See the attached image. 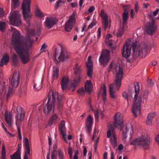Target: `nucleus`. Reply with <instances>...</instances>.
<instances>
[{
    "instance_id": "40",
    "label": "nucleus",
    "mask_w": 159,
    "mask_h": 159,
    "mask_svg": "<svg viewBox=\"0 0 159 159\" xmlns=\"http://www.w3.org/2000/svg\"><path fill=\"white\" fill-rule=\"evenodd\" d=\"M107 44L113 49H115L116 48L115 42L113 40H108L107 41Z\"/></svg>"
},
{
    "instance_id": "12",
    "label": "nucleus",
    "mask_w": 159,
    "mask_h": 159,
    "mask_svg": "<svg viewBox=\"0 0 159 159\" xmlns=\"http://www.w3.org/2000/svg\"><path fill=\"white\" fill-rule=\"evenodd\" d=\"M9 21L11 24L17 26L21 25V21L18 11H15L12 14L10 17Z\"/></svg>"
},
{
    "instance_id": "37",
    "label": "nucleus",
    "mask_w": 159,
    "mask_h": 159,
    "mask_svg": "<svg viewBox=\"0 0 159 159\" xmlns=\"http://www.w3.org/2000/svg\"><path fill=\"white\" fill-rule=\"evenodd\" d=\"M59 129L62 135L66 134L64 121L62 120L61 122L59 125Z\"/></svg>"
},
{
    "instance_id": "64",
    "label": "nucleus",
    "mask_w": 159,
    "mask_h": 159,
    "mask_svg": "<svg viewBox=\"0 0 159 159\" xmlns=\"http://www.w3.org/2000/svg\"><path fill=\"white\" fill-rule=\"evenodd\" d=\"M150 4L149 3H143V7L145 8H147L148 7L150 6Z\"/></svg>"
},
{
    "instance_id": "60",
    "label": "nucleus",
    "mask_w": 159,
    "mask_h": 159,
    "mask_svg": "<svg viewBox=\"0 0 159 159\" xmlns=\"http://www.w3.org/2000/svg\"><path fill=\"white\" fill-rule=\"evenodd\" d=\"M98 109L97 110L94 111L95 116L96 119H98Z\"/></svg>"
},
{
    "instance_id": "45",
    "label": "nucleus",
    "mask_w": 159,
    "mask_h": 159,
    "mask_svg": "<svg viewBox=\"0 0 159 159\" xmlns=\"http://www.w3.org/2000/svg\"><path fill=\"white\" fill-rule=\"evenodd\" d=\"M6 25L5 22L3 21H0V30L2 32H3L6 28Z\"/></svg>"
},
{
    "instance_id": "53",
    "label": "nucleus",
    "mask_w": 159,
    "mask_h": 159,
    "mask_svg": "<svg viewBox=\"0 0 159 159\" xmlns=\"http://www.w3.org/2000/svg\"><path fill=\"white\" fill-rule=\"evenodd\" d=\"M123 97L127 100V102L128 105H129V100L128 98V94L126 92H124L122 93Z\"/></svg>"
},
{
    "instance_id": "31",
    "label": "nucleus",
    "mask_w": 159,
    "mask_h": 159,
    "mask_svg": "<svg viewBox=\"0 0 159 159\" xmlns=\"http://www.w3.org/2000/svg\"><path fill=\"white\" fill-rule=\"evenodd\" d=\"M59 70V67L57 65L53 67L52 76L53 79H56L58 77Z\"/></svg>"
},
{
    "instance_id": "42",
    "label": "nucleus",
    "mask_w": 159,
    "mask_h": 159,
    "mask_svg": "<svg viewBox=\"0 0 159 159\" xmlns=\"http://www.w3.org/2000/svg\"><path fill=\"white\" fill-rule=\"evenodd\" d=\"M6 158V150L5 149V145L3 144L2 145L1 152V159H5Z\"/></svg>"
},
{
    "instance_id": "43",
    "label": "nucleus",
    "mask_w": 159,
    "mask_h": 159,
    "mask_svg": "<svg viewBox=\"0 0 159 159\" xmlns=\"http://www.w3.org/2000/svg\"><path fill=\"white\" fill-rule=\"evenodd\" d=\"M58 159H64L65 157L63 152L61 149L58 150Z\"/></svg>"
},
{
    "instance_id": "13",
    "label": "nucleus",
    "mask_w": 159,
    "mask_h": 159,
    "mask_svg": "<svg viewBox=\"0 0 159 159\" xmlns=\"http://www.w3.org/2000/svg\"><path fill=\"white\" fill-rule=\"evenodd\" d=\"M110 57V53L109 51L107 50H103L99 58L100 63L103 66H105L109 62Z\"/></svg>"
},
{
    "instance_id": "22",
    "label": "nucleus",
    "mask_w": 159,
    "mask_h": 159,
    "mask_svg": "<svg viewBox=\"0 0 159 159\" xmlns=\"http://www.w3.org/2000/svg\"><path fill=\"white\" fill-rule=\"evenodd\" d=\"M5 120L8 125L11 127L13 124V116L11 112L6 111L4 114Z\"/></svg>"
},
{
    "instance_id": "51",
    "label": "nucleus",
    "mask_w": 159,
    "mask_h": 159,
    "mask_svg": "<svg viewBox=\"0 0 159 159\" xmlns=\"http://www.w3.org/2000/svg\"><path fill=\"white\" fill-rule=\"evenodd\" d=\"M69 147L68 148V153L69 154L70 156V158H72V157L73 155V151L72 149V148L70 147V143L69 142Z\"/></svg>"
},
{
    "instance_id": "26",
    "label": "nucleus",
    "mask_w": 159,
    "mask_h": 159,
    "mask_svg": "<svg viewBox=\"0 0 159 159\" xmlns=\"http://www.w3.org/2000/svg\"><path fill=\"white\" fill-rule=\"evenodd\" d=\"M40 27H38L36 29L34 30H28L27 34H28L27 35L26 37L25 38H26L27 37L31 39L29 37V35H32L34 36L36 35H39L40 34Z\"/></svg>"
},
{
    "instance_id": "48",
    "label": "nucleus",
    "mask_w": 159,
    "mask_h": 159,
    "mask_svg": "<svg viewBox=\"0 0 159 159\" xmlns=\"http://www.w3.org/2000/svg\"><path fill=\"white\" fill-rule=\"evenodd\" d=\"M97 21L95 19H93L92 22L90 24L88 27V29H91L95 25L97 24Z\"/></svg>"
},
{
    "instance_id": "55",
    "label": "nucleus",
    "mask_w": 159,
    "mask_h": 159,
    "mask_svg": "<svg viewBox=\"0 0 159 159\" xmlns=\"http://www.w3.org/2000/svg\"><path fill=\"white\" fill-rule=\"evenodd\" d=\"M77 92L81 95H84L85 93V90L83 88L79 89Z\"/></svg>"
},
{
    "instance_id": "5",
    "label": "nucleus",
    "mask_w": 159,
    "mask_h": 159,
    "mask_svg": "<svg viewBox=\"0 0 159 159\" xmlns=\"http://www.w3.org/2000/svg\"><path fill=\"white\" fill-rule=\"evenodd\" d=\"M150 143V137L147 135L144 134L134 139L131 142L130 144L140 146L146 150L149 148Z\"/></svg>"
},
{
    "instance_id": "58",
    "label": "nucleus",
    "mask_w": 159,
    "mask_h": 159,
    "mask_svg": "<svg viewBox=\"0 0 159 159\" xmlns=\"http://www.w3.org/2000/svg\"><path fill=\"white\" fill-rule=\"evenodd\" d=\"M134 8H135V11L136 12H137L139 10V5H138V2H136L135 3Z\"/></svg>"
},
{
    "instance_id": "27",
    "label": "nucleus",
    "mask_w": 159,
    "mask_h": 159,
    "mask_svg": "<svg viewBox=\"0 0 159 159\" xmlns=\"http://www.w3.org/2000/svg\"><path fill=\"white\" fill-rule=\"evenodd\" d=\"M74 70L75 77L77 78H80V74L81 72L80 66L78 63L76 64L74 68Z\"/></svg>"
},
{
    "instance_id": "4",
    "label": "nucleus",
    "mask_w": 159,
    "mask_h": 159,
    "mask_svg": "<svg viewBox=\"0 0 159 159\" xmlns=\"http://www.w3.org/2000/svg\"><path fill=\"white\" fill-rule=\"evenodd\" d=\"M52 97H49L47 102L43 108V111L46 114L53 113L55 101L57 100L58 103H60L62 99V96L57 92H52Z\"/></svg>"
},
{
    "instance_id": "14",
    "label": "nucleus",
    "mask_w": 159,
    "mask_h": 159,
    "mask_svg": "<svg viewBox=\"0 0 159 159\" xmlns=\"http://www.w3.org/2000/svg\"><path fill=\"white\" fill-rule=\"evenodd\" d=\"M17 115L15 116L16 124L17 126L20 124V122L22 121L25 116V112L21 107L18 106L16 108Z\"/></svg>"
},
{
    "instance_id": "29",
    "label": "nucleus",
    "mask_w": 159,
    "mask_h": 159,
    "mask_svg": "<svg viewBox=\"0 0 159 159\" xmlns=\"http://www.w3.org/2000/svg\"><path fill=\"white\" fill-rule=\"evenodd\" d=\"M85 90L88 93H89L91 92L93 89L92 84L90 80H88L85 84Z\"/></svg>"
},
{
    "instance_id": "36",
    "label": "nucleus",
    "mask_w": 159,
    "mask_h": 159,
    "mask_svg": "<svg viewBox=\"0 0 159 159\" xmlns=\"http://www.w3.org/2000/svg\"><path fill=\"white\" fill-rule=\"evenodd\" d=\"M114 83H112L110 86V93L111 98H114L116 97L115 91L114 89Z\"/></svg>"
},
{
    "instance_id": "54",
    "label": "nucleus",
    "mask_w": 159,
    "mask_h": 159,
    "mask_svg": "<svg viewBox=\"0 0 159 159\" xmlns=\"http://www.w3.org/2000/svg\"><path fill=\"white\" fill-rule=\"evenodd\" d=\"M97 33V37L98 39L97 40L98 41L100 37L101 33V29L100 28H98Z\"/></svg>"
},
{
    "instance_id": "25",
    "label": "nucleus",
    "mask_w": 159,
    "mask_h": 159,
    "mask_svg": "<svg viewBox=\"0 0 159 159\" xmlns=\"http://www.w3.org/2000/svg\"><path fill=\"white\" fill-rule=\"evenodd\" d=\"M93 124V118L91 115H89L86 120L85 123L86 128L88 132L91 130Z\"/></svg>"
},
{
    "instance_id": "33",
    "label": "nucleus",
    "mask_w": 159,
    "mask_h": 159,
    "mask_svg": "<svg viewBox=\"0 0 159 159\" xmlns=\"http://www.w3.org/2000/svg\"><path fill=\"white\" fill-rule=\"evenodd\" d=\"M124 8L125 10L123 15V25H125L128 17V12L127 10V7L124 6Z\"/></svg>"
},
{
    "instance_id": "17",
    "label": "nucleus",
    "mask_w": 159,
    "mask_h": 159,
    "mask_svg": "<svg viewBox=\"0 0 159 159\" xmlns=\"http://www.w3.org/2000/svg\"><path fill=\"white\" fill-rule=\"evenodd\" d=\"M56 22L54 17L49 16L46 18L44 24L45 27L49 29L52 28Z\"/></svg>"
},
{
    "instance_id": "2",
    "label": "nucleus",
    "mask_w": 159,
    "mask_h": 159,
    "mask_svg": "<svg viewBox=\"0 0 159 159\" xmlns=\"http://www.w3.org/2000/svg\"><path fill=\"white\" fill-rule=\"evenodd\" d=\"M137 43L136 41L133 42L132 39H128V41L124 44L123 47L122 53L124 57L127 58L129 57L131 53L132 47L133 49L134 57L136 58L138 57H143L147 55L148 48L147 45L145 43H142L136 48Z\"/></svg>"
},
{
    "instance_id": "49",
    "label": "nucleus",
    "mask_w": 159,
    "mask_h": 159,
    "mask_svg": "<svg viewBox=\"0 0 159 159\" xmlns=\"http://www.w3.org/2000/svg\"><path fill=\"white\" fill-rule=\"evenodd\" d=\"M51 159H57V151L54 149L53 151L52 152L51 154Z\"/></svg>"
},
{
    "instance_id": "30",
    "label": "nucleus",
    "mask_w": 159,
    "mask_h": 159,
    "mask_svg": "<svg viewBox=\"0 0 159 159\" xmlns=\"http://www.w3.org/2000/svg\"><path fill=\"white\" fill-rule=\"evenodd\" d=\"M7 88V86L6 84L4 82L0 83V95H2L3 94L4 95L6 93Z\"/></svg>"
},
{
    "instance_id": "21",
    "label": "nucleus",
    "mask_w": 159,
    "mask_h": 159,
    "mask_svg": "<svg viewBox=\"0 0 159 159\" xmlns=\"http://www.w3.org/2000/svg\"><path fill=\"white\" fill-rule=\"evenodd\" d=\"M86 65L88 69L87 75L88 76L91 77L93 73V62L91 61V56H89L88 61L86 62Z\"/></svg>"
},
{
    "instance_id": "24",
    "label": "nucleus",
    "mask_w": 159,
    "mask_h": 159,
    "mask_svg": "<svg viewBox=\"0 0 159 159\" xmlns=\"http://www.w3.org/2000/svg\"><path fill=\"white\" fill-rule=\"evenodd\" d=\"M69 82V79L68 77L65 76L62 78L61 80V88L63 90L66 89Z\"/></svg>"
},
{
    "instance_id": "8",
    "label": "nucleus",
    "mask_w": 159,
    "mask_h": 159,
    "mask_svg": "<svg viewBox=\"0 0 159 159\" xmlns=\"http://www.w3.org/2000/svg\"><path fill=\"white\" fill-rule=\"evenodd\" d=\"M108 130L107 133V137L110 138L111 143L114 148L116 147L117 145V136L114 126L111 124H109Z\"/></svg>"
},
{
    "instance_id": "10",
    "label": "nucleus",
    "mask_w": 159,
    "mask_h": 159,
    "mask_svg": "<svg viewBox=\"0 0 159 159\" xmlns=\"http://www.w3.org/2000/svg\"><path fill=\"white\" fill-rule=\"evenodd\" d=\"M123 140L124 142H128L131 140L132 134L133 133V128L132 126L129 124L127 125L123 129Z\"/></svg>"
},
{
    "instance_id": "41",
    "label": "nucleus",
    "mask_w": 159,
    "mask_h": 159,
    "mask_svg": "<svg viewBox=\"0 0 159 159\" xmlns=\"http://www.w3.org/2000/svg\"><path fill=\"white\" fill-rule=\"evenodd\" d=\"M41 82H36L34 84L33 86L34 88L37 90H39L42 88Z\"/></svg>"
},
{
    "instance_id": "16",
    "label": "nucleus",
    "mask_w": 159,
    "mask_h": 159,
    "mask_svg": "<svg viewBox=\"0 0 159 159\" xmlns=\"http://www.w3.org/2000/svg\"><path fill=\"white\" fill-rule=\"evenodd\" d=\"M123 116L119 112L116 113L114 116V123L112 125L119 129L120 128L121 130L123 123Z\"/></svg>"
},
{
    "instance_id": "9",
    "label": "nucleus",
    "mask_w": 159,
    "mask_h": 159,
    "mask_svg": "<svg viewBox=\"0 0 159 159\" xmlns=\"http://www.w3.org/2000/svg\"><path fill=\"white\" fill-rule=\"evenodd\" d=\"M30 0H24L22 4L21 9L23 10L24 17L27 21L29 20L31 16L30 11Z\"/></svg>"
},
{
    "instance_id": "19",
    "label": "nucleus",
    "mask_w": 159,
    "mask_h": 159,
    "mask_svg": "<svg viewBox=\"0 0 159 159\" xmlns=\"http://www.w3.org/2000/svg\"><path fill=\"white\" fill-rule=\"evenodd\" d=\"M156 28L157 26L154 24V21L152 19L148 23L146 31L148 34L151 35L155 32Z\"/></svg>"
},
{
    "instance_id": "62",
    "label": "nucleus",
    "mask_w": 159,
    "mask_h": 159,
    "mask_svg": "<svg viewBox=\"0 0 159 159\" xmlns=\"http://www.w3.org/2000/svg\"><path fill=\"white\" fill-rule=\"evenodd\" d=\"M62 135H63V139H64V141L67 143H68V141H67V139H66V134H62Z\"/></svg>"
},
{
    "instance_id": "7",
    "label": "nucleus",
    "mask_w": 159,
    "mask_h": 159,
    "mask_svg": "<svg viewBox=\"0 0 159 159\" xmlns=\"http://www.w3.org/2000/svg\"><path fill=\"white\" fill-rule=\"evenodd\" d=\"M113 73L116 78L115 81L116 89L119 90L121 84V80L123 77L122 68L120 66H116L113 70Z\"/></svg>"
},
{
    "instance_id": "18",
    "label": "nucleus",
    "mask_w": 159,
    "mask_h": 159,
    "mask_svg": "<svg viewBox=\"0 0 159 159\" xmlns=\"http://www.w3.org/2000/svg\"><path fill=\"white\" fill-rule=\"evenodd\" d=\"M20 81V75L19 72L15 71L14 72L11 78V85L14 88L18 86Z\"/></svg>"
},
{
    "instance_id": "23",
    "label": "nucleus",
    "mask_w": 159,
    "mask_h": 159,
    "mask_svg": "<svg viewBox=\"0 0 159 159\" xmlns=\"http://www.w3.org/2000/svg\"><path fill=\"white\" fill-rule=\"evenodd\" d=\"M24 143L26 150L25 151L24 159H28V155H30V148L28 139L26 138H25Z\"/></svg>"
},
{
    "instance_id": "59",
    "label": "nucleus",
    "mask_w": 159,
    "mask_h": 159,
    "mask_svg": "<svg viewBox=\"0 0 159 159\" xmlns=\"http://www.w3.org/2000/svg\"><path fill=\"white\" fill-rule=\"evenodd\" d=\"M95 7L93 6L90 7L88 10V11L90 13L93 12L95 10Z\"/></svg>"
},
{
    "instance_id": "52",
    "label": "nucleus",
    "mask_w": 159,
    "mask_h": 159,
    "mask_svg": "<svg viewBox=\"0 0 159 159\" xmlns=\"http://www.w3.org/2000/svg\"><path fill=\"white\" fill-rule=\"evenodd\" d=\"M156 115V112H152L149 114L147 116L148 118H149L152 120L153 118L155 117Z\"/></svg>"
},
{
    "instance_id": "34",
    "label": "nucleus",
    "mask_w": 159,
    "mask_h": 159,
    "mask_svg": "<svg viewBox=\"0 0 159 159\" xmlns=\"http://www.w3.org/2000/svg\"><path fill=\"white\" fill-rule=\"evenodd\" d=\"M99 136L98 135V132L97 130L95 129L94 130L93 136L92 138L93 141L95 142V147H97V143L99 141Z\"/></svg>"
},
{
    "instance_id": "46",
    "label": "nucleus",
    "mask_w": 159,
    "mask_h": 159,
    "mask_svg": "<svg viewBox=\"0 0 159 159\" xmlns=\"http://www.w3.org/2000/svg\"><path fill=\"white\" fill-rule=\"evenodd\" d=\"M19 4L18 0H12V8H15L17 7Z\"/></svg>"
},
{
    "instance_id": "47",
    "label": "nucleus",
    "mask_w": 159,
    "mask_h": 159,
    "mask_svg": "<svg viewBox=\"0 0 159 159\" xmlns=\"http://www.w3.org/2000/svg\"><path fill=\"white\" fill-rule=\"evenodd\" d=\"M13 92V90L12 88H9L8 92L6 94L7 98H8L11 95Z\"/></svg>"
},
{
    "instance_id": "35",
    "label": "nucleus",
    "mask_w": 159,
    "mask_h": 159,
    "mask_svg": "<svg viewBox=\"0 0 159 159\" xmlns=\"http://www.w3.org/2000/svg\"><path fill=\"white\" fill-rule=\"evenodd\" d=\"M101 89L103 91L102 94V99L103 102H105L107 101V99L106 98L107 95V89L106 87L104 84H103L102 86H101Z\"/></svg>"
},
{
    "instance_id": "50",
    "label": "nucleus",
    "mask_w": 159,
    "mask_h": 159,
    "mask_svg": "<svg viewBox=\"0 0 159 159\" xmlns=\"http://www.w3.org/2000/svg\"><path fill=\"white\" fill-rule=\"evenodd\" d=\"M12 60L13 62L15 64H16L18 61L17 58V56L16 54L14 53L12 56Z\"/></svg>"
},
{
    "instance_id": "20",
    "label": "nucleus",
    "mask_w": 159,
    "mask_h": 159,
    "mask_svg": "<svg viewBox=\"0 0 159 159\" xmlns=\"http://www.w3.org/2000/svg\"><path fill=\"white\" fill-rule=\"evenodd\" d=\"M60 120V118L56 114H54L49 119L45 127L48 128V126L51 127L53 124L55 125Z\"/></svg>"
},
{
    "instance_id": "3",
    "label": "nucleus",
    "mask_w": 159,
    "mask_h": 159,
    "mask_svg": "<svg viewBox=\"0 0 159 159\" xmlns=\"http://www.w3.org/2000/svg\"><path fill=\"white\" fill-rule=\"evenodd\" d=\"M136 94L132 105V111L136 117L140 115L141 109V104L144 99L147 98V94L145 93H142L139 96L137 97L139 91V87L138 85L135 86Z\"/></svg>"
},
{
    "instance_id": "57",
    "label": "nucleus",
    "mask_w": 159,
    "mask_h": 159,
    "mask_svg": "<svg viewBox=\"0 0 159 159\" xmlns=\"http://www.w3.org/2000/svg\"><path fill=\"white\" fill-rule=\"evenodd\" d=\"M79 153V151L78 150H75L74 152V155L73 157L74 159H78V157L77 155Z\"/></svg>"
},
{
    "instance_id": "11",
    "label": "nucleus",
    "mask_w": 159,
    "mask_h": 159,
    "mask_svg": "<svg viewBox=\"0 0 159 159\" xmlns=\"http://www.w3.org/2000/svg\"><path fill=\"white\" fill-rule=\"evenodd\" d=\"M76 12H74L70 16L65 25V30L67 32H70L75 23Z\"/></svg>"
},
{
    "instance_id": "6",
    "label": "nucleus",
    "mask_w": 159,
    "mask_h": 159,
    "mask_svg": "<svg viewBox=\"0 0 159 159\" xmlns=\"http://www.w3.org/2000/svg\"><path fill=\"white\" fill-rule=\"evenodd\" d=\"M54 61L56 63L64 61L69 59L70 55L67 52L62 48H56L54 55Z\"/></svg>"
},
{
    "instance_id": "44",
    "label": "nucleus",
    "mask_w": 159,
    "mask_h": 159,
    "mask_svg": "<svg viewBox=\"0 0 159 159\" xmlns=\"http://www.w3.org/2000/svg\"><path fill=\"white\" fill-rule=\"evenodd\" d=\"M35 15L38 17L40 18H42L44 16V15L40 11L39 9L38 8H37L36 9L35 11Z\"/></svg>"
},
{
    "instance_id": "63",
    "label": "nucleus",
    "mask_w": 159,
    "mask_h": 159,
    "mask_svg": "<svg viewBox=\"0 0 159 159\" xmlns=\"http://www.w3.org/2000/svg\"><path fill=\"white\" fill-rule=\"evenodd\" d=\"M87 151L86 148V147H84L83 153H84V156H86L87 153Z\"/></svg>"
},
{
    "instance_id": "61",
    "label": "nucleus",
    "mask_w": 159,
    "mask_h": 159,
    "mask_svg": "<svg viewBox=\"0 0 159 159\" xmlns=\"http://www.w3.org/2000/svg\"><path fill=\"white\" fill-rule=\"evenodd\" d=\"M148 83L150 86H152L154 84L153 82L151 80L148 81Z\"/></svg>"
},
{
    "instance_id": "32",
    "label": "nucleus",
    "mask_w": 159,
    "mask_h": 159,
    "mask_svg": "<svg viewBox=\"0 0 159 159\" xmlns=\"http://www.w3.org/2000/svg\"><path fill=\"white\" fill-rule=\"evenodd\" d=\"M80 80V78H77V77H75V79L73 80L71 84L70 89H72V91H74L75 90V88L79 84Z\"/></svg>"
},
{
    "instance_id": "15",
    "label": "nucleus",
    "mask_w": 159,
    "mask_h": 159,
    "mask_svg": "<svg viewBox=\"0 0 159 159\" xmlns=\"http://www.w3.org/2000/svg\"><path fill=\"white\" fill-rule=\"evenodd\" d=\"M100 15L102 20V25L103 28L106 30L108 26L110 27V20L108 19V16L104 10L102 9L100 12Z\"/></svg>"
},
{
    "instance_id": "38",
    "label": "nucleus",
    "mask_w": 159,
    "mask_h": 159,
    "mask_svg": "<svg viewBox=\"0 0 159 159\" xmlns=\"http://www.w3.org/2000/svg\"><path fill=\"white\" fill-rule=\"evenodd\" d=\"M10 157L11 159H21L20 152L18 150L16 151L12 155H11Z\"/></svg>"
},
{
    "instance_id": "39",
    "label": "nucleus",
    "mask_w": 159,
    "mask_h": 159,
    "mask_svg": "<svg viewBox=\"0 0 159 159\" xmlns=\"http://www.w3.org/2000/svg\"><path fill=\"white\" fill-rule=\"evenodd\" d=\"M125 25H120V29L118 30V32L117 33V36L118 37H120L124 32V29L125 28Z\"/></svg>"
},
{
    "instance_id": "28",
    "label": "nucleus",
    "mask_w": 159,
    "mask_h": 159,
    "mask_svg": "<svg viewBox=\"0 0 159 159\" xmlns=\"http://www.w3.org/2000/svg\"><path fill=\"white\" fill-rule=\"evenodd\" d=\"M9 61V55L6 53L3 55L0 61V66H3L4 65L8 62Z\"/></svg>"
},
{
    "instance_id": "1",
    "label": "nucleus",
    "mask_w": 159,
    "mask_h": 159,
    "mask_svg": "<svg viewBox=\"0 0 159 159\" xmlns=\"http://www.w3.org/2000/svg\"><path fill=\"white\" fill-rule=\"evenodd\" d=\"M11 30L13 32L11 43L12 46L24 64L29 62V49L31 48L34 42L33 39L27 37L24 38L19 32L15 30L12 27Z\"/></svg>"
},
{
    "instance_id": "56",
    "label": "nucleus",
    "mask_w": 159,
    "mask_h": 159,
    "mask_svg": "<svg viewBox=\"0 0 159 159\" xmlns=\"http://www.w3.org/2000/svg\"><path fill=\"white\" fill-rule=\"evenodd\" d=\"M152 120L151 119L148 118L147 117V120H146L147 124L150 126L151 125L152 123Z\"/></svg>"
}]
</instances>
